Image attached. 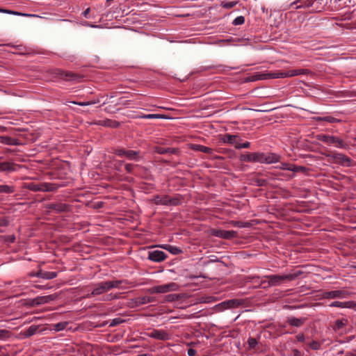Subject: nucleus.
Listing matches in <instances>:
<instances>
[{
	"label": "nucleus",
	"instance_id": "1",
	"mask_svg": "<svg viewBox=\"0 0 356 356\" xmlns=\"http://www.w3.org/2000/svg\"><path fill=\"white\" fill-rule=\"evenodd\" d=\"M280 159V156L275 153L253 152L241 154L240 160L244 162H254L260 163H275Z\"/></svg>",
	"mask_w": 356,
	"mask_h": 356
},
{
	"label": "nucleus",
	"instance_id": "2",
	"mask_svg": "<svg viewBox=\"0 0 356 356\" xmlns=\"http://www.w3.org/2000/svg\"><path fill=\"white\" fill-rule=\"evenodd\" d=\"M121 283V280H111L94 284H92L93 289L91 293L86 295V298H90L92 296H99L112 289L119 288Z\"/></svg>",
	"mask_w": 356,
	"mask_h": 356
},
{
	"label": "nucleus",
	"instance_id": "3",
	"mask_svg": "<svg viewBox=\"0 0 356 356\" xmlns=\"http://www.w3.org/2000/svg\"><path fill=\"white\" fill-rule=\"evenodd\" d=\"M306 70L303 69H296L288 70L286 72H273L268 74H258L255 75L254 80H264L266 79H278V78H285V77H291L300 74H304L307 73Z\"/></svg>",
	"mask_w": 356,
	"mask_h": 356
},
{
	"label": "nucleus",
	"instance_id": "4",
	"mask_svg": "<svg viewBox=\"0 0 356 356\" xmlns=\"http://www.w3.org/2000/svg\"><path fill=\"white\" fill-rule=\"evenodd\" d=\"M298 277V274L290 273L286 275H269L266 277L268 280L269 286H279L286 282H289L295 280Z\"/></svg>",
	"mask_w": 356,
	"mask_h": 356
},
{
	"label": "nucleus",
	"instance_id": "5",
	"mask_svg": "<svg viewBox=\"0 0 356 356\" xmlns=\"http://www.w3.org/2000/svg\"><path fill=\"white\" fill-rule=\"evenodd\" d=\"M61 187L60 184L56 183H39V184H29L28 188L32 191L38 192H54Z\"/></svg>",
	"mask_w": 356,
	"mask_h": 356
},
{
	"label": "nucleus",
	"instance_id": "6",
	"mask_svg": "<svg viewBox=\"0 0 356 356\" xmlns=\"http://www.w3.org/2000/svg\"><path fill=\"white\" fill-rule=\"evenodd\" d=\"M316 138L322 141L328 145H334L337 148H344L346 145L343 140L338 137H335L333 136L325 135V134H318L316 136Z\"/></svg>",
	"mask_w": 356,
	"mask_h": 356
},
{
	"label": "nucleus",
	"instance_id": "7",
	"mask_svg": "<svg viewBox=\"0 0 356 356\" xmlns=\"http://www.w3.org/2000/svg\"><path fill=\"white\" fill-rule=\"evenodd\" d=\"M179 289L177 284L170 282L163 285L154 286L147 289L150 293H165L170 291H176Z\"/></svg>",
	"mask_w": 356,
	"mask_h": 356
},
{
	"label": "nucleus",
	"instance_id": "8",
	"mask_svg": "<svg viewBox=\"0 0 356 356\" xmlns=\"http://www.w3.org/2000/svg\"><path fill=\"white\" fill-rule=\"evenodd\" d=\"M146 335L160 341H168L172 339V334L165 330L152 329L146 333Z\"/></svg>",
	"mask_w": 356,
	"mask_h": 356
},
{
	"label": "nucleus",
	"instance_id": "9",
	"mask_svg": "<svg viewBox=\"0 0 356 356\" xmlns=\"http://www.w3.org/2000/svg\"><path fill=\"white\" fill-rule=\"evenodd\" d=\"M211 234L224 239H232L236 238L238 234L234 230H223L220 229H213L211 230Z\"/></svg>",
	"mask_w": 356,
	"mask_h": 356
},
{
	"label": "nucleus",
	"instance_id": "10",
	"mask_svg": "<svg viewBox=\"0 0 356 356\" xmlns=\"http://www.w3.org/2000/svg\"><path fill=\"white\" fill-rule=\"evenodd\" d=\"M350 293L344 290H335L330 291H325L322 293V297L325 299H335V298H346L349 297Z\"/></svg>",
	"mask_w": 356,
	"mask_h": 356
},
{
	"label": "nucleus",
	"instance_id": "11",
	"mask_svg": "<svg viewBox=\"0 0 356 356\" xmlns=\"http://www.w3.org/2000/svg\"><path fill=\"white\" fill-rule=\"evenodd\" d=\"M115 154L120 157H126L129 160L138 161L139 152L134 150H126L124 149H117Z\"/></svg>",
	"mask_w": 356,
	"mask_h": 356
},
{
	"label": "nucleus",
	"instance_id": "12",
	"mask_svg": "<svg viewBox=\"0 0 356 356\" xmlns=\"http://www.w3.org/2000/svg\"><path fill=\"white\" fill-rule=\"evenodd\" d=\"M153 200L157 205H177L179 203L177 199L170 198L168 195H156Z\"/></svg>",
	"mask_w": 356,
	"mask_h": 356
},
{
	"label": "nucleus",
	"instance_id": "13",
	"mask_svg": "<svg viewBox=\"0 0 356 356\" xmlns=\"http://www.w3.org/2000/svg\"><path fill=\"white\" fill-rule=\"evenodd\" d=\"M317 1L318 0H297L293 1L291 6H295V8L313 7V10H318L319 9L318 6H316V4L318 3Z\"/></svg>",
	"mask_w": 356,
	"mask_h": 356
},
{
	"label": "nucleus",
	"instance_id": "14",
	"mask_svg": "<svg viewBox=\"0 0 356 356\" xmlns=\"http://www.w3.org/2000/svg\"><path fill=\"white\" fill-rule=\"evenodd\" d=\"M167 257L166 254L161 250H154L149 253L148 258L155 262H161Z\"/></svg>",
	"mask_w": 356,
	"mask_h": 356
},
{
	"label": "nucleus",
	"instance_id": "15",
	"mask_svg": "<svg viewBox=\"0 0 356 356\" xmlns=\"http://www.w3.org/2000/svg\"><path fill=\"white\" fill-rule=\"evenodd\" d=\"M19 165L13 162H0V171L1 172H14L17 170Z\"/></svg>",
	"mask_w": 356,
	"mask_h": 356
},
{
	"label": "nucleus",
	"instance_id": "16",
	"mask_svg": "<svg viewBox=\"0 0 356 356\" xmlns=\"http://www.w3.org/2000/svg\"><path fill=\"white\" fill-rule=\"evenodd\" d=\"M331 307H340V308H354L356 307V302L353 301L339 302L334 301L329 305Z\"/></svg>",
	"mask_w": 356,
	"mask_h": 356
},
{
	"label": "nucleus",
	"instance_id": "17",
	"mask_svg": "<svg viewBox=\"0 0 356 356\" xmlns=\"http://www.w3.org/2000/svg\"><path fill=\"white\" fill-rule=\"evenodd\" d=\"M48 208L57 212H63L69 209V206L64 203H52L48 205Z\"/></svg>",
	"mask_w": 356,
	"mask_h": 356
},
{
	"label": "nucleus",
	"instance_id": "18",
	"mask_svg": "<svg viewBox=\"0 0 356 356\" xmlns=\"http://www.w3.org/2000/svg\"><path fill=\"white\" fill-rule=\"evenodd\" d=\"M277 168H279L280 170L292 171V172H298L302 168L298 167L293 164L289 163H281L278 166H277Z\"/></svg>",
	"mask_w": 356,
	"mask_h": 356
},
{
	"label": "nucleus",
	"instance_id": "19",
	"mask_svg": "<svg viewBox=\"0 0 356 356\" xmlns=\"http://www.w3.org/2000/svg\"><path fill=\"white\" fill-rule=\"evenodd\" d=\"M305 322V318H296L294 316H290L287 318V323L294 327H300Z\"/></svg>",
	"mask_w": 356,
	"mask_h": 356
},
{
	"label": "nucleus",
	"instance_id": "20",
	"mask_svg": "<svg viewBox=\"0 0 356 356\" xmlns=\"http://www.w3.org/2000/svg\"><path fill=\"white\" fill-rule=\"evenodd\" d=\"M348 321L346 318L337 319L333 325V330L336 332H340L348 325Z\"/></svg>",
	"mask_w": 356,
	"mask_h": 356
},
{
	"label": "nucleus",
	"instance_id": "21",
	"mask_svg": "<svg viewBox=\"0 0 356 356\" xmlns=\"http://www.w3.org/2000/svg\"><path fill=\"white\" fill-rule=\"evenodd\" d=\"M155 301V298L151 296H140L135 299V302L137 305H142L150 303Z\"/></svg>",
	"mask_w": 356,
	"mask_h": 356
},
{
	"label": "nucleus",
	"instance_id": "22",
	"mask_svg": "<svg viewBox=\"0 0 356 356\" xmlns=\"http://www.w3.org/2000/svg\"><path fill=\"white\" fill-rule=\"evenodd\" d=\"M193 149L194 150L200 151V152H204V153H206L208 154H212L213 152V149H211L209 147L202 145H193Z\"/></svg>",
	"mask_w": 356,
	"mask_h": 356
},
{
	"label": "nucleus",
	"instance_id": "23",
	"mask_svg": "<svg viewBox=\"0 0 356 356\" xmlns=\"http://www.w3.org/2000/svg\"><path fill=\"white\" fill-rule=\"evenodd\" d=\"M56 295H49V296H38V300L39 301V304L43 305L48 303L51 301L54 300L56 298Z\"/></svg>",
	"mask_w": 356,
	"mask_h": 356
},
{
	"label": "nucleus",
	"instance_id": "24",
	"mask_svg": "<svg viewBox=\"0 0 356 356\" xmlns=\"http://www.w3.org/2000/svg\"><path fill=\"white\" fill-rule=\"evenodd\" d=\"M237 140L238 137L236 135L226 134L223 137V141L225 143L232 144L234 146L236 145Z\"/></svg>",
	"mask_w": 356,
	"mask_h": 356
},
{
	"label": "nucleus",
	"instance_id": "25",
	"mask_svg": "<svg viewBox=\"0 0 356 356\" xmlns=\"http://www.w3.org/2000/svg\"><path fill=\"white\" fill-rule=\"evenodd\" d=\"M161 247L162 248L169 251L170 252H171L173 254H178L181 252V250L176 246H172V245L166 244V245H163Z\"/></svg>",
	"mask_w": 356,
	"mask_h": 356
},
{
	"label": "nucleus",
	"instance_id": "26",
	"mask_svg": "<svg viewBox=\"0 0 356 356\" xmlns=\"http://www.w3.org/2000/svg\"><path fill=\"white\" fill-rule=\"evenodd\" d=\"M38 330V325H31L26 330H25L24 332V336L26 338L30 337L33 336V334H35Z\"/></svg>",
	"mask_w": 356,
	"mask_h": 356
},
{
	"label": "nucleus",
	"instance_id": "27",
	"mask_svg": "<svg viewBox=\"0 0 356 356\" xmlns=\"http://www.w3.org/2000/svg\"><path fill=\"white\" fill-rule=\"evenodd\" d=\"M38 276L46 280H52L57 277V273L54 271H47L38 274Z\"/></svg>",
	"mask_w": 356,
	"mask_h": 356
},
{
	"label": "nucleus",
	"instance_id": "28",
	"mask_svg": "<svg viewBox=\"0 0 356 356\" xmlns=\"http://www.w3.org/2000/svg\"><path fill=\"white\" fill-rule=\"evenodd\" d=\"M316 120L317 121H325V122H327L329 123H337V122H340V120L337 119V118L330 116V115L324 116V117H318V118H316Z\"/></svg>",
	"mask_w": 356,
	"mask_h": 356
},
{
	"label": "nucleus",
	"instance_id": "29",
	"mask_svg": "<svg viewBox=\"0 0 356 356\" xmlns=\"http://www.w3.org/2000/svg\"><path fill=\"white\" fill-rule=\"evenodd\" d=\"M15 191V188L13 186L0 185V193L10 194Z\"/></svg>",
	"mask_w": 356,
	"mask_h": 356
},
{
	"label": "nucleus",
	"instance_id": "30",
	"mask_svg": "<svg viewBox=\"0 0 356 356\" xmlns=\"http://www.w3.org/2000/svg\"><path fill=\"white\" fill-rule=\"evenodd\" d=\"M333 158L339 162L345 163L350 161V159L343 154H335Z\"/></svg>",
	"mask_w": 356,
	"mask_h": 356
},
{
	"label": "nucleus",
	"instance_id": "31",
	"mask_svg": "<svg viewBox=\"0 0 356 356\" xmlns=\"http://www.w3.org/2000/svg\"><path fill=\"white\" fill-rule=\"evenodd\" d=\"M67 325V322H60V323L54 324L52 325L53 326L52 329L55 331H61V330H65L66 328Z\"/></svg>",
	"mask_w": 356,
	"mask_h": 356
},
{
	"label": "nucleus",
	"instance_id": "32",
	"mask_svg": "<svg viewBox=\"0 0 356 356\" xmlns=\"http://www.w3.org/2000/svg\"><path fill=\"white\" fill-rule=\"evenodd\" d=\"M144 119H163L165 118V117L161 114H147L140 117Z\"/></svg>",
	"mask_w": 356,
	"mask_h": 356
},
{
	"label": "nucleus",
	"instance_id": "33",
	"mask_svg": "<svg viewBox=\"0 0 356 356\" xmlns=\"http://www.w3.org/2000/svg\"><path fill=\"white\" fill-rule=\"evenodd\" d=\"M237 3V1H222L221 6L224 8L229 9L234 7Z\"/></svg>",
	"mask_w": 356,
	"mask_h": 356
},
{
	"label": "nucleus",
	"instance_id": "34",
	"mask_svg": "<svg viewBox=\"0 0 356 356\" xmlns=\"http://www.w3.org/2000/svg\"><path fill=\"white\" fill-rule=\"evenodd\" d=\"M227 309L229 308H234L237 307L239 305V302L237 300H229L227 301H225Z\"/></svg>",
	"mask_w": 356,
	"mask_h": 356
},
{
	"label": "nucleus",
	"instance_id": "35",
	"mask_svg": "<svg viewBox=\"0 0 356 356\" xmlns=\"http://www.w3.org/2000/svg\"><path fill=\"white\" fill-rule=\"evenodd\" d=\"M64 74H65L64 79L67 81L75 80L79 77V76L77 74H74L72 72H66Z\"/></svg>",
	"mask_w": 356,
	"mask_h": 356
},
{
	"label": "nucleus",
	"instance_id": "36",
	"mask_svg": "<svg viewBox=\"0 0 356 356\" xmlns=\"http://www.w3.org/2000/svg\"><path fill=\"white\" fill-rule=\"evenodd\" d=\"M10 337V332L7 330H0V340H6Z\"/></svg>",
	"mask_w": 356,
	"mask_h": 356
},
{
	"label": "nucleus",
	"instance_id": "37",
	"mask_svg": "<svg viewBox=\"0 0 356 356\" xmlns=\"http://www.w3.org/2000/svg\"><path fill=\"white\" fill-rule=\"evenodd\" d=\"M120 123L117 121H113L111 120H108L104 121V125L111 127H118Z\"/></svg>",
	"mask_w": 356,
	"mask_h": 356
},
{
	"label": "nucleus",
	"instance_id": "38",
	"mask_svg": "<svg viewBox=\"0 0 356 356\" xmlns=\"http://www.w3.org/2000/svg\"><path fill=\"white\" fill-rule=\"evenodd\" d=\"M245 22V17L243 16H238L236 17L233 21V24L235 26L241 25Z\"/></svg>",
	"mask_w": 356,
	"mask_h": 356
},
{
	"label": "nucleus",
	"instance_id": "39",
	"mask_svg": "<svg viewBox=\"0 0 356 356\" xmlns=\"http://www.w3.org/2000/svg\"><path fill=\"white\" fill-rule=\"evenodd\" d=\"M1 141L2 143L7 144V145H14L15 144L14 143V139L8 137V136H3L1 137Z\"/></svg>",
	"mask_w": 356,
	"mask_h": 356
},
{
	"label": "nucleus",
	"instance_id": "40",
	"mask_svg": "<svg viewBox=\"0 0 356 356\" xmlns=\"http://www.w3.org/2000/svg\"><path fill=\"white\" fill-rule=\"evenodd\" d=\"M250 145V143L249 142H245L243 143H241L237 140L236 144L235 145V147L236 149H241V148H248Z\"/></svg>",
	"mask_w": 356,
	"mask_h": 356
},
{
	"label": "nucleus",
	"instance_id": "41",
	"mask_svg": "<svg viewBox=\"0 0 356 356\" xmlns=\"http://www.w3.org/2000/svg\"><path fill=\"white\" fill-rule=\"evenodd\" d=\"M309 346L312 350H318L321 348L320 343L316 341H312L309 343Z\"/></svg>",
	"mask_w": 356,
	"mask_h": 356
},
{
	"label": "nucleus",
	"instance_id": "42",
	"mask_svg": "<svg viewBox=\"0 0 356 356\" xmlns=\"http://www.w3.org/2000/svg\"><path fill=\"white\" fill-rule=\"evenodd\" d=\"M248 346L250 348H254L257 344V341L254 338H250L248 340Z\"/></svg>",
	"mask_w": 356,
	"mask_h": 356
},
{
	"label": "nucleus",
	"instance_id": "43",
	"mask_svg": "<svg viewBox=\"0 0 356 356\" xmlns=\"http://www.w3.org/2000/svg\"><path fill=\"white\" fill-rule=\"evenodd\" d=\"M72 103L74 104H77L79 106H85L94 104H95V102H72Z\"/></svg>",
	"mask_w": 356,
	"mask_h": 356
},
{
	"label": "nucleus",
	"instance_id": "44",
	"mask_svg": "<svg viewBox=\"0 0 356 356\" xmlns=\"http://www.w3.org/2000/svg\"><path fill=\"white\" fill-rule=\"evenodd\" d=\"M216 310L218 311H223L225 309H227V305L225 301L220 302L218 305L216 306Z\"/></svg>",
	"mask_w": 356,
	"mask_h": 356
},
{
	"label": "nucleus",
	"instance_id": "45",
	"mask_svg": "<svg viewBox=\"0 0 356 356\" xmlns=\"http://www.w3.org/2000/svg\"><path fill=\"white\" fill-rule=\"evenodd\" d=\"M122 322H124V321L120 318H114L111 321V323H110V325L111 326H115V325H118L120 323H122Z\"/></svg>",
	"mask_w": 356,
	"mask_h": 356
},
{
	"label": "nucleus",
	"instance_id": "46",
	"mask_svg": "<svg viewBox=\"0 0 356 356\" xmlns=\"http://www.w3.org/2000/svg\"><path fill=\"white\" fill-rule=\"evenodd\" d=\"M29 305H31V306H36V305H40L39 304V301L38 300V297L35 298H33V299H31L29 300Z\"/></svg>",
	"mask_w": 356,
	"mask_h": 356
},
{
	"label": "nucleus",
	"instance_id": "47",
	"mask_svg": "<svg viewBox=\"0 0 356 356\" xmlns=\"http://www.w3.org/2000/svg\"><path fill=\"white\" fill-rule=\"evenodd\" d=\"M125 170L127 172H131L134 168V165L131 163H127L125 165Z\"/></svg>",
	"mask_w": 356,
	"mask_h": 356
},
{
	"label": "nucleus",
	"instance_id": "48",
	"mask_svg": "<svg viewBox=\"0 0 356 356\" xmlns=\"http://www.w3.org/2000/svg\"><path fill=\"white\" fill-rule=\"evenodd\" d=\"M230 223H231L233 226H235V227H245V225H243L242 222H238V221H232Z\"/></svg>",
	"mask_w": 356,
	"mask_h": 356
},
{
	"label": "nucleus",
	"instance_id": "49",
	"mask_svg": "<svg viewBox=\"0 0 356 356\" xmlns=\"http://www.w3.org/2000/svg\"><path fill=\"white\" fill-rule=\"evenodd\" d=\"M296 339L298 341L300 342H302L305 341V336L303 334H298L297 336H296Z\"/></svg>",
	"mask_w": 356,
	"mask_h": 356
},
{
	"label": "nucleus",
	"instance_id": "50",
	"mask_svg": "<svg viewBox=\"0 0 356 356\" xmlns=\"http://www.w3.org/2000/svg\"><path fill=\"white\" fill-rule=\"evenodd\" d=\"M188 356H195L196 355V350L193 348H190L188 350Z\"/></svg>",
	"mask_w": 356,
	"mask_h": 356
},
{
	"label": "nucleus",
	"instance_id": "51",
	"mask_svg": "<svg viewBox=\"0 0 356 356\" xmlns=\"http://www.w3.org/2000/svg\"><path fill=\"white\" fill-rule=\"evenodd\" d=\"M90 13V8H87L86 10H85L83 12V15L85 17H87L88 15Z\"/></svg>",
	"mask_w": 356,
	"mask_h": 356
},
{
	"label": "nucleus",
	"instance_id": "52",
	"mask_svg": "<svg viewBox=\"0 0 356 356\" xmlns=\"http://www.w3.org/2000/svg\"><path fill=\"white\" fill-rule=\"evenodd\" d=\"M0 13H10L11 10L3 9V8H0Z\"/></svg>",
	"mask_w": 356,
	"mask_h": 356
},
{
	"label": "nucleus",
	"instance_id": "53",
	"mask_svg": "<svg viewBox=\"0 0 356 356\" xmlns=\"http://www.w3.org/2000/svg\"><path fill=\"white\" fill-rule=\"evenodd\" d=\"M10 14H13V15H25V14H22V13H18V12L12 11V10H11V13Z\"/></svg>",
	"mask_w": 356,
	"mask_h": 356
},
{
	"label": "nucleus",
	"instance_id": "54",
	"mask_svg": "<svg viewBox=\"0 0 356 356\" xmlns=\"http://www.w3.org/2000/svg\"><path fill=\"white\" fill-rule=\"evenodd\" d=\"M0 356H9L7 353L2 352L0 355Z\"/></svg>",
	"mask_w": 356,
	"mask_h": 356
},
{
	"label": "nucleus",
	"instance_id": "55",
	"mask_svg": "<svg viewBox=\"0 0 356 356\" xmlns=\"http://www.w3.org/2000/svg\"><path fill=\"white\" fill-rule=\"evenodd\" d=\"M346 356H356V355H353V354H351V353H348L346 355Z\"/></svg>",
	"mask_w": 356,
	"mask_h": 356
},
{
	"label": "nucleus",
	"instance_id": "56",
	"mask_svg": "<svg viewBox=\"0 0 356 356\" xmlns=\"http://www.w3.org/2000/svg\"><path fill=\"white\" fill-rule=\"evenodd\" d=\"M159 152L161 153V154H163L165 152H167V151L166 150H162V151H159Z\"/></svg>",
	"mask_w": 356,
	"mask_h": 356
},
{
	"label": "nucleus",
	"instance_id": "57",
	"mask_svg": "<svg viewBox=\"0 0 356 356\" xmlns=\"http://www.w3.org/2000/svg\"><path fill=\"white\" fill-rule=\"evenodd\" d=\"M140 356H147V355L146 354H143V355H141Z\"/></svg>",
	"mask_w": 356,
	"mask_h": 356
},
{
	"label": "nucleus",
	"instance_id": "58",
	"mask_svg": "<svg viewBox=\"0 0 356 356\" xmlns=\"http://www.w3.org/2000/svg\"><path fill=\"white\" fill-rule=\"evenodd\" d=\"M298 351H296V355H298Z\"/></svg>",
	"mask_w": 356,
	"mask_h": 356
}]
</instances>
